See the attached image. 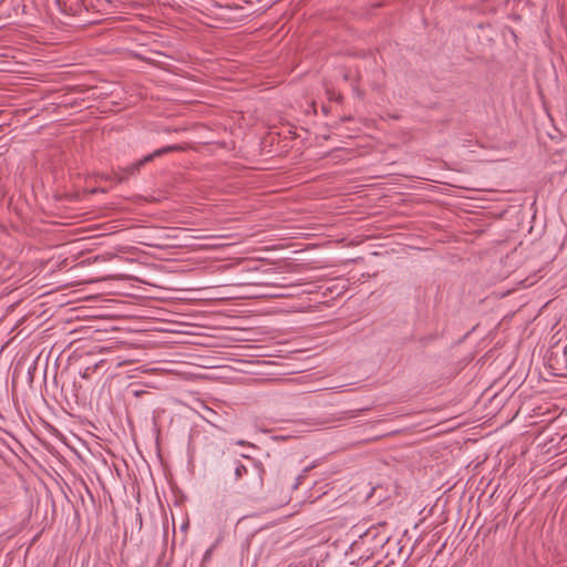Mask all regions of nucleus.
Wrapping results in <instances>:
<instances>
[{"mask_svg":"<svg viewBox=\"0 0 567 567\" xmlns=\"http://www.w3.org/2000/svg\"><path fill=\"white\" fill-rule=\"evenodd\" d=\"M321 111L324 115H328L330 113V107L328 105H322Z\"/></svg>","mask_w":567,"mask_h":567,"instance_id":"0eeeda50","label":"nucleus"},{"mask_svg":"<svg viewBox=\"0 0 567 567\" xmlns=\"http://www.w3.org/2000/svg\"><path fill=\"white\" fill-rule=\"evenodd\" d=\"M352 120V116H342L340 118L341 122H348V121H351Z\"/></svg>","mask_w":567,"mask_h":567,"instance_id":"6e6552de","label":"nucleus"},{"mask_svg":"<svg viewBox=\"0 0 567 567\" xmlns=\"http://www.w3.org/2000/svg\"><path fill=\"white\" fill-rule=\"evenodd\" d=\"M565 353L567 354V346H566V349H565Z\"/></svg>","mask_w":567,"mask_h":567,"instance_id":"1a4fd4ad","label":"nucleus"},{"mask_svg":"<svg viewBox=\"0 0 567 567\" xmlns=\"http://www.w3.org/2000/svg\"><path fill=\"white\" fill-rule=\"evenodd\" d=\"M360 537H361L363 540H367V539H369V538H371V539H377V538H379V539L377 540V543H378V545H379V546H381V547H382V546L388 542V539H389V537H388V536H381V537H379L378 529H377V527H374V526L370 527V528H369L364 534L360 535Z\"/></svg>","mask_w":567,"mask_h":567,"instance_id":"7ed1b4c3","label":"nucleus"},{"mask_svg":"<svg viewBox=\"0 0 567 567\" xmlns=\"http://www.w3.org/2000/svg\"><path fill=\"white\" fill-rule=\"evenodd\" d=\"M235 475L237 478H243L244 475L248 477L247 482L243 484L245 493L250 498H258L264 487L265 470L260 464L251 462L250 466L238 463L235 467Z\"/></svg>","mask_w":567,"mask_h":567,"instance_id":"f03ea898","label":"nucleus"},{"mask_svg":"<svg viewBox=\"0 0 567 567\" xmlns=\"http://www.w3.org/2000/svg\"><path fill=\"white\" fill-rule=\"evenodd\" d=\"M437 339V336L436 334H429V336H424V337H421L419 339V343L422 346V347H426L429 343L435 341Z\"/></svg>","mask_w":567,"mask_h":567,"instance_id":"20e7f679","label":"nucleus"},{"mask_svg":"<svg viewBox=\"0 0 567 567\" xmlns=\"http://www.w3.org/2000/svg\"><path fill=\"white\" fill-rule=\"evenodd\" d=\"M213 550H214V547L212 546L210 548H208L205 553H204V556H203V559H202V566L200 567H205L212 559V556H213Z\"/></svg>","mask_w":567,"mask_h":567,"instance_id":"39448f33","label":"nucleus"},{"mask_svg":"<svg viewBox=\"0 0 567 567\" xmlns=\"http://www.w3.org/2000/svg\"><path fill=\"white\" fill-rule=\"evenodd\" d=\"M184 151V147L182 145L175 144V145H167L161 148L155 150L153 153L142 157L141 159L136 161L135 163L127 165L125 167L118 166L117 168H113L111 174L101 175L102 179L105 181H112L115 183H124L128 181L130 177L136 176L140 174L141 168L145 166L146 164L151 163L156 157L163 156L165 154L172 153V152H181Z\"/></svg>","mask_w":567,"mask_h":567,"instance_id":"f257e3e1","label":"nucleus"},{"mask_svg":"<svg viewBox=\"0 0 567 567\" xmlns=\"http://www.w3.org/2000/svg\"><path fill=\"white\" fill-rule=\"evenodd\" d=\"M327 93L329 95L330 101H336L338 103H341L343 101V96L341 93H336L334 91H328Z\"/></svg>","mask_w":567,"mask_h":567,"instance_id":"423d86ee","label":"nucleus"}]
</instances>
